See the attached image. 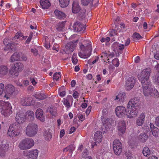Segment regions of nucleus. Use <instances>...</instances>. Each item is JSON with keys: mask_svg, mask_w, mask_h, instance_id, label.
Listing matches in <instances>:
<instances>
[{"mask_svg": "<svg viewBox=\"0 0 159 159\" xmlns=\"http://www.w3.org/2000/svg\"><path fill=\"white\" fill-rule=\"evenodd\" d=\"M112 63L115 66L118 67L120 64L118 58H115L112 60Z\"/></svg>", "mask_w": 159, "mask_h": 159, "instance_id": "43", "label": "nucleus"}, {"mask_svg": "<svg viewBox=\"0 0 159 159\" xmlns=\"http://www.w3.org/2000/svg\"><path fill=\"white\" fill-rule=\"evenodd\" d=\"M0 108L2 109L1 111L2 114L5 116H10L12 112L11 111L12 107L10 103L8 102H5L2 101H0Z\"/></svg>", "mask_w": 159, "mask_h": 159, "instance_id": "5", "label": "nucleus"}, {"mask_svg": "<svg viewBox=\"0 0 159 159\" xmlns=\"http://www.w3.org/2000/svg\"><path fill=\"white\" fill-rule=\"evenodd\" d=\"M117 35V31L115 30H112L110 32V36H114Z\"/></svg>", "mask_w": 159, "mask_h": 159, "instance_id": "50", "label": "nucleus"}, {"mask_svg": "<svg viewBox=\"0 0 159 159\" xmlns=\"http://www.w3.org/2000/svg\"><path fill=\"white\" fill-rule=\"evenodd\" d=\"M113 149L115 154L120 155L122 149V145L120 141L117 139H115L113 144Z\"/></svg>", "mask_w": 159, "mask_h": 159, "instance_id": "9", "label": "nucleus"}, {"mask_svg": "<svg viewBox=\"0 0 159 159\" xmlns=\"http://www.w3.org/2000/svg\"><path fill=\"white\" fill-rule=\"evenodd\" d=\"M102 124L103 125L102 126L106 127V125H107V124L108 122V120L107 119H106V118L103 117L102 119Z\"/></svg>", "mask_w": 159, "mask_h": 159, "instance_id": "48", "label": "nucleus"}, {"mask_svg": "<svg viewBox=\"0 0 159 159\" xmlns=\"http://www.w3.org/2000/svg\"><path fill=\"white\" fill-rule=\"evenodd\" d=\"M78 40L75 41L70 42L68 43L66 45L65 52L66 54L72 53L74 50Z\"/></svg>", "mask_w": 159, "mask_h": 159, "instance_id": "13", "label": "nucleus"}, {"mask_svg": "<svg viewBox=\"0 0 159 159\" xmlns=\"http://www.w3.org/2000/svg\"><path fill=\"white\" fill-rule=\"evenodd\" d=\"M54 13L57 18L59 19L64 18L66 17V14L64 13L57 10H55Z\"/></svg>", "mask_w": 159, "mask_h": 159, "instance_id": "30", "label": "nucleus"}, {"mask_svg": "<svg viewBox=\"0 0 159 159\" xmlns=\"http://www.w3.org/2000/svg\"><path fill=\"white\" fill-rule=\"evenodd\" d=\"M34 144V142L33 139L27 138L23 139L19 143V147L20 149L27 150L31 148Z\"/></svg>", "mask_w": 159, "mask_h": 159, "instance_id": "6", "label": "nucleus"}, {"mask_svg": "<svg viewBox=\"0 0 159 159\" xmlns=\"http://www.w3.org/2000/svg\"><path fill=\"white\" fill-rule=\"evenodd\" d=\"M126 129V126L125 121L123 120L120 121L119 123L118 126V130L119 132L124 134Z\"/></svg>", "mask_w": 159, "mask_h": 159, "instance_id": "19", "label": "nucleus"}, {"mask_svg": "<svg viewBox=\"0 0 159 159\" xmlns=\"http://www.w3.org/2000/svg\"><path fill=\"white\" fill-rule=\"evenodd\" d=\"M94 139L95 142L98 143L101 142L102 139V132L100 131H97L94 135Z\"/></svg>", "mask_w": 159, "mask_h": 159, "instance_id": "22", "label": "nucleus"}, {"mask_svg": "<svg viewBox=\"0 0 159 159\" xmlns=\"http://www.w3.org/2000/svg\"><path fill=\"white\" fill-rule=\"evenodd\" d=\"M35 115L37 119L43 122L45 121V118L43 115V112L42 109L40 108L37 109L35 112Z\"/></svg>", "mask_w": 159, "mask_h": 159, "instance_id": "17", "label": "nucleus"}, {"mask_svg": "<svg viewBox=\"0 0 159 159\" xmlns=\"http://www.w3.org/2000/svg\"><path fill=\"white\" fill-rule=\"evenodd\" d=\"M9 150V144L6 141H3L0 144V157H4L6 152Z\"/></svg>", "mask_w": 159, "mask_h": 159, "instance_id": "12", "label": "nucleus"}, {"mask_svg": "<svg viewBox=\"0 0 159 159\" xmlns=\"http://www.w3.org/2000/svg\"><path fill=\"white\" fill-rule=\"evenodd\" d=\"M20 57V61H25L27 60V58L22 53H21V55Z\"/></svg>", "mask_w": 159, "mask_h": 159, "instance_id": "54", "label": "nucleus"}, {"mask_svg": "<svg viewBox=\"0 0 159 159\" xmlns=\"http://www.w3.org/2000/svg\"><path fill=\"white\" fill-rule=\"evenodd\" d=\"M26 116L24 113L19 112L17 113L16 116V120L19 124L23 123L25 120Z\"/></svg>", "mask_w": 159, "mask_h": 159, "instance_id": "16", "label": "nucleus"}, {"mask_svg": "<svg viewBox=\"0 0 159 159\" xmlns=\"http://www.w3.org/2000/svg\"><path fill=\"white\" fill-rule=\"evenodd\" d=\"M65 23V22L62 21L59 23L57 26L56 28L58 31H62L64 29Z\"/></svg>", "mask_w": 159, "mask_h": 159, "instance_id": "38", "label": "nucleus"}, {"mask_svg": "<svg viewBox=\"0 0 159 159\" xmlns=\"http://www.w3.org/2000/svg\"><path fill=\"white\" fill-rule=\"evenodd\" d=\"M150 126L151 131H152V130H155L154 129H157V128L155 127L153 124L152 123H151L150 124Z\"/></svg>", "mask_w": 159, "mask_h": 159, "instance_id": "60", "label": "nucleus"}, {"mask_svg": "<svg viewBox=\"0 0 159 159\" xmlns=\"http://www.w3.org/2000/svg\"><path fill=\"white\" fill-rule=\"evenodd\" d=\"M147 85V86L144 85L143 88V93L144 96H148L150 95L155 98H158L159 96V93L157 90L155 89H153L151 84H148Z\"/></svg>", "mask_w": 159, "mask_h": 159, "instance_id": "4", "label": "nucleus"}, {"mask_svg": "<svg viewBox=\"0 0 159 159\" xmlns=\"http://www.w3.org/2000/svg\"><path fill=\"white\" fill-rule=\"evenodd\" d=\"M81 2L82 4L84 6H86L90 3L93 5H95L98 3V0H81Z\"/></svg>", "mask_w": 159, "mask_h": 159, "instance_id": "31", "label": "nucleus"}, {"mask_svg": "<svg viewBox=\"0 0 159 159\" xmlns=\"http://www.w3.org/2000/svg\"><path fill=\"white\" fill-rule=\"evenodd\" d=\"M26 116L29 118L30 120H32L34 118V112L32 111H28L26 113Z\"/></svg>", "mask_w": 159, "mask_h": 159, "instance_id": "35", "label": "nucleus"}, {"mask_svg": "<svg viewBox=\"0 0 159 159\" xmlns=\"http://www.w3.org/2000/svg\"><path fill=\"white\" fill-rule=\"evenodd\" d=\"M145 116L144 113L141 114L137 119L136 124L137 125L140 126L142 125L144 123Z\"/></svg>", "mask_w": 159, "mask_h": 159, "instance_id": "24", "label": "nucleus"}, {"mask_svg": "<svg viewBox=\"0 0 159 159\" xmlns=\"http://www.w3.org/2000/svg\"><path fill=\"white\" fill-rule=\"evenodd\" d=\"M110 40V39L109 37H107L106 38L102 37L100 39V41L102 43L105 42L107 44V42H109Z\"/></svg>", "mask_w": 159, "mask_h": 159, "instance_id": "47", "label": "nucleus"}, {"mask_svg": "<svg viewBox=\"0 0 159 159\" xmlns=\"http://www.w3.org/2000/svg\"><path fill=\"white\" fill-rule=\"evenodd\" d=\"M115 111L116 116L119 118L123 117L126 115V108L122 106L117 107L115 108Z\"/></svg>", "mask_w": 159, "mask_h": 159, "instance_id": "14", "label": "nucleus"}, {"mask_svg": "<svg viewBox=\"0 0 159 159\" xmlns=\"http://www.w3.org/2000/svg\"><path fill=\"white\" fill-rule=\"evenodd\" d=\"M7 39H5L3 41L4 44L6 45L5 47L4 48L5 50H13L14 49L15 46V43H11L7 44Z\"/></svg>", "mask_w": 159, "mask_h": 159, "instance_id": "23", "label": "nucleus"}, {"mask_svg": "<svg viewBox=\"0 0 159 159\" xmlns=\"http://www.w3.org/2000/svg\"><path fill=\"white\" fill-rule=\"evenodd\" d=\"M135 83V79L132 76L129 77L126 81L125 88L127 91L133 88Z\"/></svg>", "mask_w": 159, "mask_h": 159, "instance_id": "15", "label": "nucleus"}, {"mask_svg": "<svg viewBox=\"0 0 159 159\" xmlns=\"http://www.w3.org/2000/svg\"><path fill=\"white\" fill-rule=\"evenodd\" d=\"M78 55L80 57L82 58H85L89 57L87 56V53L85 52H80L78 53Z\"/></svg>", "mask_w": 159, "mask_h": 159, "instance_id": "46", "label": "nucleus"}, {"mask_svg": "<svg viewBox=\"0 0 159 159\" xmlns=\"http://www.w3.org/2000/svg\"><path fill=\"white\" fill-rule=\"evenodd\" d=\"M148 135L145 133H141L139 136V139L142 142H145L148 139Z\"/></svg>", "mask_w": 159, "mask_h": 159, "instance_id": "32", "label": "nucleus"}, {"mask_svg": "<svg viewBox=\"0 0 159 159\" xmlns=\"http://www.w3.org/2000/svg\"><path fill=\"white\" fill-rule=\"evenodd\" d=\"M43 135L46 140H49L52 137L51 133L48 130L44 131Z\"/></svg>", "mask_w": 159, "mask_h": 159, "instance_id": "33", "label": "nucleus"}, {"mask_svg": "<svg viewBox=\"0 0 159 159\" xmlns=\"http://www.w3.org/2000/svg\"><path fill=\"white\" fill-rule=\"evenodd\" d=\"M31 99L28 97H23L20 100V103L24 106H29L31 104Z\"/></svg>", "mask_w": 159, "mask_h": 159, "instance_id": "27", "label": "nucleus"}, {"mask_svg": "<svg viewBox=\"0 0 159 159\" xmlns=\"http://www.w3.org/2000/svg\"><path fill=\"white\" fill-rule=\"evenodd\" d=\"M61 73L56 72L53 75V78L54 80L57 81L61 77Z\"/></svg>", "mask_w": 159, "mask_h": 159, "instance_id": "41", "label": "nucleus"}, {"mask_svg": "<svg viewBox=\"0 0 159 159\" xmlns=\"http://www.w3.org/2000/svg\"><path fill=\"white\" fill-rule=\"evenodd\" d=\"M22 131V129L20 126L12 124L9 127L7 134L10 137H19L21 134Z\"/></svg>", "mask_w": 159, "mask_h": 159, "instance_id": "3", "label": "nucleus"}, {"mask_svg": "<svg viewBox=\"0 0 159 159\" xmlns=\"http://www.w3.org/2000/svg\"><path fill=\"white\" fill-rule=\"evenodd\" d=\"M35 97L37 99L39 100H43L46 98V95L41 93H37L35 94Z\"/></svg>", "mask_w": 159, "mask_h": 159, "instance_id": "39", "label": "nucleus"}, {"mask_svg": "<svg viewBox=\"0 0 159 159\" xmlns=\"http://www.w3.org/2000/svg\"><path fill=\"white\" fill-rule=\"evenodd\" d=\"M126 98V94L125 93H120L116 96L114 100L117 102L120 101L123 102Z\"/></svg>", "mask_w": 159, "mask_h": 159, "instance_id": "28", "label": "nucleus"}, {"mask_svg": "<svg viewBox=\"0 0 159 159\" xmlns=\"http://www.w3.org/2000/svg\"><path fill=\"white\" fill-rule=\"evenodd\" d=\"M142 152L143 155L145 157L148 156L150 154V150L148 147L144 148Z\"/></svg>", "mask_w": 159, "mask_h": 159, "instance_id": "37", "label": "nucleus"}, {"mask_svg": "<svg viewBox=\"0 0 159 159\" xmlns=\"http://www.w3.org/2000/svg\"><path fill=\"white\" fill-rule=\"evenodd\" d=\"M4 84L2 83L0 84V95L3 93L4 90Z\"/></svg>", "mask_w": 159, "mask_h": 159, "instance_id": "55", "label": "nucleus"}, {"mask_svg": "<svg viewBox=\"0 0 159 159\" xmlns=\"http://www.w3.org/2000/svg\"><path fill=\"white\" fill-rule=\"evenodd\" d=\"M23 68L24 65L23 64L20 62H16L11 68L9 71L11 74H14L15 75H17L18 73L21 71Z\"/></svg>", "mask_w": 159, "mask_h": 159, "instance_id": "8", "label": "nucleus"}, {"mask_svg": "<svg viewBox=\"0 0 159 159\" xmlns=\"http://www.w3.org/2000/svg\"><path fill=\"white\" fill-rule=\"evenodd\" d=\"M139 101L137 98L131 99L129 101L127 105L128 111L126 113L127 117L131 118L137 116L138 111L137 107L139 106Z\"/></svg>", "mask_w": 159, "mask_h": 159, "instance_id": "1", "label": "nucleus"}, {"mask_svg": "<svg viewBox=\"0 0 159 159\" xmlns=\"http://www.w3.org/2000/svg\"><path fill=\"white\" fill-rule=\"evenodd\" d=\"M31 51L35 56H37L38 54V51L35 48H32Z\"/></svg>", "mask_w": 159, "mask_h": 159, "instance_id": "53", "label": "nucleus"}, {"mask_svg": "<svg viewBox=\"0 0 159 159\" xmlns=\"http://www.w3.org/2000/svg\"><path fill=\"white\" fill-rule=\"evenodd\" d=\"M15 87L11 84L7 85L5 88L6 92L7 94L11 95L15 91Z\"/></svg>", "mask_w": 159, "mask_h": 159, "instance_id": "21", "label": "nucleus"}, {"mask_svg": "<svg viewBox=\"0 0 159 159\" xmlns=\"http://www.w3.org/2000/svg\"><path fill=\"white\" fill-rule=\"evenodd\" d=\"M154 83L156 84H159V76L157 78H155L153 80Z\"/></svg>", "mask_w": 159, "mask_h": 159, "instance_id": "62", "label": "nucleus"}, {"mask_svg": "<svg viewBox=\"0 0 159 159\" xmlns=\"http://www.w3.org/2000/svg\"><path fill=\"white\" fill-rule=\"evenodd\" d=\"M75 149V148L74 147V145L71 144L67 146V147L64 148L63 149V152H67L69 151L70 153H71Z\"/></svg>", "mask_w": 159, "mask_h": 159, "instance_id": "36", "label": "nucleus"}, {"mask_svg": "<svg viewBox=\"0 0 159 159\" xmlns=\"http://www.w3.org/2000/svg\"><path fill=\"white\" fill-rule=\"evenodd\" d=\"M92 109V107L91 106H89L86 111V115H88L90 113Z\"/></svg>", "mask_w": 159, "mask_h": 159, "instance_id": "57", "label": "nucleus"}, {"mask_svg": "<svg viewBox=\"0 0 159 159\" xmlns=\"http://www.w3.org/2000/svg\"><path fill=\"white\" fill-rule=\"evenodd\" d=\"M39 151L37 149H34L29 151L26 150L23 152V155L27 157L30 159H36L37 158Z\"/></svg>", "mask_w": 159, "mask_h": 159, "instance_id": "10", "label": "nucleus"}, {"mask_svg": "<svg viewBox=\"0 0 159 159\" xmlns=\"http://www.w3.org/2000/svg\"><path fill=\"white\" fill-rule=\"evenodd\" d=\"M8 71V67L5 65L0 66V75L2 76L6 75Z\"/></svg>", "mask_w": 159, "mask_h": 159, "instance_id": "29", "label": "nucleus"}, {"mask_svg": "<svg viewBox=\"0 0 159 159\" xmlns=\"http://www.w3.org/2000/svg\"><path fill=\"white\" fill-rule=\"evenodd\" d=\"M150 70L149 68L144 69L140 74L138 75V78L142 84L143 88V86H147L148 84H151L148 79L150 75Z\"/></svg>", "mask_w": 159, "mask_h": 159, "instance_id": "2", "label": "nucleus"}, {"mask_svg": "<svg viewBox=\"0 0 159 159\" xmlns=\"http://www.w3.org/2000/svg\"><path fill=\"white\" fill-rule=\"evenodd\" d=\"M63 103L64 105L67 108H69L71 107L69 101L65 98L63 99Z\"/></svg>", "mask_w": 159, "mask_h": 159, "instance_id": "44", "label": "nucleus"}, {"mask_svg": "<svg viewBox=\"0 0 159 159\" xmlns=\"http://www.w3.org/2000/svg\"><path fill=\"white\" fill-rule=\"evenodd\" d=\"M98 58H97L93 61H92L91 60H89L88 61V63L89 64H91V63L92 64H94L96 62L98 61Z\"/></svg>", "mask_w": 159, "mask_h": 159, "instance_id": "59", "label": "nucleus"}, {"mask_svg": "<svg viewBox=\"0 0 159 159\" xmlns=\"http://www.w3.org/2000/svg\"><path fill=\"white\" fill-rule=\"evenodd\" d=\"M155 130H152V135L155 137H157L159 136V130L157 128V129H154Z\"/></svg>", "mask_w": 159, "mask_h": 159, "instance_id": "45", "label": "nucleus"}, {"mask_svg": "<svg viewBox=\"0 0 159 159\" xmlns=\"http://www.w3.org/2000/svg\"><path fill=\"white\" fill-rule=\"evenodd\" d=\"M73 96L74 98L76 99L79 97V93L77 91L74 92L73 94Z\"/></svg>", "mask_w": 159, "mask_h": 159, "instance_id": "58", "label": "nucleus"}, {"mask_svg": "<svg viewBox=\"0 0 159 159\" xmlns=\"http://www.w3.org/2000/svg\"><path fill=\"white\" fill-rule=\"evenodd\" d=\"M21 55V52H15L14 53L11 57L10 58V61L13 62L16 61H20V57Z\"/></svg>", "mask_w": 159, "mask_h": 159, "instance_id": "18", "label": "nucleus"}, {"mask_svg": "<svg viewBox=\"0 0 159 159\" xmlns=\"http://www.w3.org/2000/svg\"><path fill=\"white\" fill-rule=\"evenodd\" d=\"M73 27L77 31L80 32L83 30H84L85 27L84 25L78 21L76 22L73 25Z\"/></svg>", "mask_w": 159, "mask_h": 159, "instance_id": "20", "label": "nucleus"}, {"mask_svg": "<svg viewBox=\"0 0 159 159\" xmlns=\"http://www.w3.org/2000/svg\"><path fill=\"white\" fill-rule=\"evenodd\" d=\"M59 45L58 44L56 43H54L53 45L52 49L53 50L55 51L56 52H57L59 51Z\"/></svg>", "mask_w": 159, "mask_h": 159, "instance_id": "49", "label": "nucleus"}, {"mask_svg": "<svg viewBox=\"0 0 159 159\" xmlns=\"http://www.w3.org/2000/svg\"><path fill=\"white\" fill-rule=\"evenodd\" d=\"M65 132L64 129H61L60 133V137L62 138L65 134Z\"/></svg>", "mask_w": 159, "mask_h": 159, "instance_id": "61", "label": "nucleus"}, {"mask_svg": "<svg viewBox=\"0 0 159 159\" xmlns=\"http://www.w3.org/2000/svg\"><path fill=\"white\" fill-rule=\"evenodd\" d=\"M32 37V35L30 34L29 35V37L25 41V43L29 44L31 41Z\"/></svg>", "mask_w": 159, "mask_h": 159, "instance_id": "56", "label": "nucleus"}, {"mask_svg": "<svg viewBox=\"0 0 159 159\" xmlns=\"http://www.w3.org/2000/svg\"><path fill=\"white\" fill-rule=\"evenodd\" d=\"M38 130V125L34 123H30L26 127L25 132L27 135L29 137L35 136Z\"/></svg>", "mask_w": 159, "mask_h": 159, "instance_id": "7", "label": "nucleus"}, {"mask_svg": "<svg viewBox=\"0 0 159 159\" xmlns=\"http://www.w3.org/2000/svg\"><path fill=\"white\" fill-rule=\"evenodd\" d=\"M70 0H59L60 6L63 8L66 7L69 4Z\"/></svg>", "mask_w": 159, "mask_h": 159, "instance_id": "34", "label": "nucleus"}, {"mask_svg": "<svg viewBox=\"0 0 159 159\" xmlns=\"http://www.w3.org/2000/svg\"><path fill=\"white\" fill-rule=\"evenodd\" d=\"M72 61L73 63L76 65L78 62V60L77 58V54L74 53L72 57Z\"/></svg>", "mask_w": 159, "mask_h": 159, "instance_id": "42", "label": "nucleus"}, {"mask_svg": "<svg viewBox=\"0 0 159 159\" xmlns=\"http://www.w3.org/2000/svg\"><path fill=\"white\" fill-rule=\"evenodd\" d=\"M40 5L42 8L43 9H47L51 6V3L49 0H40Z\"/></svg>", "mask_w": 159, "mask_h": 159, "instance_id": "25", "label": "nucleus"}, {"mask_svg": "<svg viewBox=\"0 0 159 159\" xmlns=\"http://www.w3.org/2000/svg\"><path fill=\"white\" fill-rule=\"evenodd\" d=\"M90 42H88L85 46L81 43H80L79 48L83 52H85L87 53L88 57L90 56L92 50V47Z\"/></svg>", "mask_w": 159, "mask_h": 159, "instance_id": "11", "label": "nucleus"}, {"mask_svg": "<svg viewBox=\"0 0 159 159\" xmlns=\"http://www.w3.org/2000/svg\"><path fill=\"white\" fill-rule=\"evenodd\" d=\"M155 123L157 126L159 127V116L156 118Z\"/></svg>", "mask_w": 159, "mask_h": 159, "instance_id": "64", "label": "nucleus"}, {"mask_svg": "<svg viewBox=\"0 0 159 159\" xmlns=\"http://www.w3.org/2000/svg\"><path fill=\"white\" fill-rule=\"evenodd\" d=\"M80 10V8L78 2L77 1H74L72 7V12L74 13H77Z\"/></svg>", "mask_w": 159, "mask_h": 159, "instance_id": "26", "label": "nucleus"}, {"mask_svg": "<svg viewBox=\"0 0 159 159\" xmlns=\"http://www.w3.org/2000/svg\"><path fill=\"white\" fill-rule=\"evenodd\" d=\"M88 151L87 149H85L83 152L82 156L84 157H85L88 154Z\"/></svg>", "mask_w": 159, "mask_h": 159, "instance_id": "63", "label": "nucleus"}, {"mask_svg": "<svg viewBox=\"0 0 159 159\" xmlns=\"http://www.w3.org/2000/svg\"><path fill=\"white\" fill-rule=\"evenodd\" d=\"M133 37L134 38L140 39L142 38L141 35L138 33H135L133 34Z\"/></svg>", "mask_w": 159, "mask_h": 159, "instance_id": "52", "label": "nucleus"}, {"mask_svg": "<svg viewBox=\"0 0 159 159\" xmlns=\"http://www.w3.org/2000/svg\"><path fill=\"white\" fill-rule=\"evenodd\" d=\"M30 80L33 85H35L37 84V82L36 81L37 80L36 79H35L32 77H30Z\"/></svg>", "mask_w": 159, "mask_h": 159, "instance_id": "51", "label": "nucleus"}, {"mask_svg": "<svg viewBox=\"0 0 159 159\" xmlns=\"http://www.w3.org/2000/svg\"><path fill=\"white\" fill-rule=\"evenodd\" d=\"M20 37H22L23 38V39H26V38L27 37V36H24L22 33H19V32H18L15 35L13 38L14 39H18Z\"/></svg>", "mask_w": 159, "mask_h": 159, "instance_id": "40", "label": "nucleus"}]
</instances>
